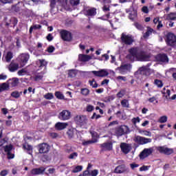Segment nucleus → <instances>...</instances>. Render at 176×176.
<instances>
[{
    "instance_id": "11",
    "label": "nucleus",
    "mask_w": 176,
    "mask_h": 176,
    "mask_svg": "<svg viewBox=\"0 0 176 176\" xmlns=\"http://www.w3.org/2000/svg\"><path fill=\"white\" fill-rule=\"evenodd\" d=\"M166 43L169 46H175L176 45V36L173 33H168L166 36Z\"/></svg>"
},
{
    "instance_id": "2",
    "label": "nucleus",
    "mask_w": 176,
    "mask_h": 176,
    "mask_svg": "<svg viewBox=\"0 0 176 176\" xmlns=\"http://www.w3.org/2000/svg\"><path fill=\"white\" fill-rule=\"evenodd\" d=\"M130 132V129L126 125H121L116 129V135L122 137Z\"/></svg>"
},
{
    "instance_id": "64",
    "label": "nucleus",
    "mask_w": 176,
    "mask_h": 176,
    "mask_svg": "<svg viewBox=\"0 0 176 176\" xmlns=\"http://www.w3.org/2000/svg\"><path fill=\"white\" fill-rule=\"evenodd\" d=\"M90 175V172L89 170L87 169V170L83 171L82 175H80L79 176H89Z\"/></svg>"
},
{
    "instance_id": "1",
    "label": "nucleus",
    "mask_w": 176,
    "mask_h": 176,
    "mask_svg": "<svg viewBox=\"0 0 176 176\" xmlns=\"http://www.w3.org/2000/svg\"><path fill=\"white\" fill-rule=\"evenodd\" d=\"M129 54L126 56V58L131 61H148L149 57L144 52L140 51L138 47H132L129 50Z\"/></svg>"
},
{
    "instance_id": "47",
    "label": "nucleus",
    "mask_w": 176,
    "mask_h": 176,
    "mask_svg": "<svg viewBox=\"0 0 176 176\" xmlns=\"http://www.w3.org/2000/svg\"><path fill=\"white\" fill-rule=\"evenodd\" d=\"M152 32H153V29L148 28L147 32L145 33V35L144 36V38L149 36V35H151Z\"/></svg>"
},
{
    "instance_id": "55",
    "label": "nucleus",
    "mask_w": 176,
    "mask_h": 176,
    "mask_svg": "<svg viewBox=\"0 0 176 176\" xmlns=\"http://www.w3.org/2000/svg\"><path fill=\"white\" fill-rule=\"evenodd\" d=\"M68 75L71 78H74V76H75L76 75V74L75 73V70H74V69L69 70Z\"/></svg>"
},
{
    "instance_id": "60",
    "label": "nucleus",
    "mask_w": 176,
    "mask_h": 176,
    "mask_svg": "<svg viewBox=\"0 0 176 176\" xmlns=\"http://www.w3.org/2000/svg\"><path fill=\"white\" fill-rule=\"evenodd\" d=\"M8 142V140H6V138L0 139V146H3L5 144Z\"/></svg>"
},
{
    "instance_id": "58",
    "label": "nucleus",
    "mask_w": 176,
    "mask_h": 176,
    "mask_svg": "<svg viewBox=\"0 0 176 176\" xmlns=\"http://www.w3.org/2000/svg\"><path fill=\"white\" fill-rule=\"evenodd\" d=\"M75 157H78V153L74 152L69 155V159H75Z\"/></svg>"
},
{
    "instance_id": "33",
    "label": "nucleus",
    "mask_w": 176,
    "mask_h": 176,
    "mask_svg": "<svg viewBox=\"0 0 176 176\" xmlns=\"http://www.w3.org/2000/svg\"><path fill=\"white\" fill-rule=\"evenodd\" d=\"M166 20H176V12H170L168 14Z\"/></svg>"
},
{
    "instance_id": "20",
    "label": "nucleus",
    "mask_w": 176,
    "mask_h": 176,
    "mask_svg": "<svg viewBox=\"0 0 176 176\" xmlns=\"http://www.w3.org/2000/svg\"><path fill=\"white\" fill-rule=\"evenodd\" d=\"M157 60L161 63H168V58L164 54H160L157 56Z\"/></svg>"
},
{
    "instance_id": "29",
    "label": "nucleus",
    "mask_w": 176,
    "mask_h": 176,
    "mask_svg": "<svg viewBox=\"0 0 176 176\" xmlns=\"http://www.w3.org/2000/svg\"><path fill=\"white\" fill-rule=\"evenodd\" d=\"M41 160L43 162V163L46 162H50L52 160V157L49 156V155L44 154L41 156Z\"/></svg>"
},
{
    "instance_id": "26",
    "label": "nucleus",
    "mask_w": 176,
    "mask_h": 176,
    "mask_svg": "<svg viewBox=\"0 0 176 176\" xmlns=\"http://www.w3.org/2000/svg\"><path fill=\"white\" fill-rule=\"evenodd\" d=\"M27 74H28V69H27V68L21 69L17 72L19 76H24V75H27Z\"/></svg>"
},
{
    "instance_id": "43",
    "label": "nucleus",
    "mask_w": 176,
    "mask_h": 176,
    "mask_svg": "<svg viewBox=\"0 0 176 176\" xmlns=\"http://www.w3.org/2000/svg\"><path fill=\"white\" fill-rule=\"evenodd\" d=\"M54 98V96H53V94L52 93H48L44 96V98H45V100H53Z\"/></svg>"
},
{
    "instance_id": "38",
    "label": "nucleus",
    "mask_w": 176,
    "mask_h": 176,
    "mask_svg": "<svg viewBox=\"0 0 176 176\" xmlns=\"http://www.w3.org/2000/svg\"><path fill=\"white\" fill-rule=\"evenodd\" d=\"M55 96L56 97V98H58V100H64V94H63L60 91H56Z\"/></svg>"
},
{
    "instance_id": "63",
    "label": "nucleus",
    "mask_w": 176,
    "mask_h": 176,
    "mask_svg": "<svg viewBox=\"0 0 176 176\" xmlns=\"http://www.w3.org/2000/svg\"><path fill=\"white\" fill-rule=\"evenodd\" d=\"M149 168L148 166L143 165L142 167L140 168V171H148Z\"/></svg>"
},
{
    "instance_id": "7",
    "label": "nucleus",
    "mask_w": 176,
    "mask_h": 176,
    "mask_svg": "<svg viewBox=\"0 0 176 176\" xmlns=\"http://www.w3.org/2000/svg\"><path fill=\"white\" fill-rule=\"evenodd\" d=\"M153 73V70L149 69V67H141L136 72V74L139 75H144V76H149L151 74Z\"/></svg>"
},
{
    "instance_id": "13",
    "label": "nucleus",
    "mask_w": 176,
    "mask_h": 176,
    "mask_svg": "<svg viewBox=\"0 0 176 176\" xmlns=\"http://www.w3.org/2000/svg\"><path fill=\"white\" fill-rule=\"evenodd\" d=\"M74 120L76 124H79L80 126H83V124H86V122H87L86 116H76L74 118Z\"/></svg>"
},
{
    "instance_id": "6",
    "label": "nucleus",
    "mask_w": 176,
    "mask_h": 176,
    "mask_svg": "<svg viewBox=\"0 0 176 176\" xmlns=\"http://www.w3.org/2000/svg\"><path fill=\"white\" fill-rule=\"evenodd\" d=\"M58 118L60 120L65 122L71 119V111L69 110H63L59 113Z\"/></svg>"
},
{
    "instance_id": "40",
    "label": "nucleus",
    "mask_w": 176,
    "mask_h": 176,
    "mask_svg": "<svg viewBox=\"0 0 176 176\" xmlns=\"http://www.w3.org/2000/svg\"><path fill=\"white\" fill-rule=\"evenodd\" d=\"M10 21L11 24L13 25V27H16L17 25V23H19V21L17 20V18L16 17H12L10 19Z\"/></svg>"
},
{
    "instance_id": "12",
    "label": "nucleus",
    "mask_w": 176,
    "mask_h": 176,
    "mask_svg": "<svg viewBox=\"0 0 176 176\" xmlns=\"http://www.w3.org/2000/svg\"><path fill=\"white\" fill-rule=\"evenodd\" d=\"M153 153V148H144L139 155L140 159H145Z\"/></svg>"
},
{
    "instance_id": "56",
    "label": "nucleus",
    "mask_w": 176,
    "mask_h": 176,
    "mask_svg": "<svg viewBox=\"0 0 176 176\" xmlns=\"http://www.w3.org/2000/svg\"><path fill=\"white\" fill-rule=\"evenodd\" d=\"M54 50H56V48L53 45H51L48 47L47 52H48V53H53Z\"/></svg>"
},
{
    "instance_id": "30",
    "label": "nucleus",
    "mask_w": 176,
    "mask_h": 176,
    "mask_svg": "<svg viewBox=\"0 0 176 176\" xmlns=\"http://www.w3.org/2000/svg\"><path fill=\"white\" fill-rule=\"evenodd\" d=\"M13 58V52H8L6 56V61L7 63H10V60Z\"/></svg>"
},
{
    "instance_id": "61",
    "label": "nucleus",
    "mask_w": 176,
    "mask_h": 176,
    "mask_svg": "<svg viewBox=\"0 0 176 176\" xmlns=\"http://www.w3.org/2000/svg\"><path fill=\"white\" fill-rule=\"evenodd\" d=\"M91 176H97L98 175V170L95 169L94 170H91V173H90Z\"/></svg>"
},
{
    "instance_id": "15",
    "label": "nucleus",
    "mask_w": 176,
    "mask_h": 176,
    "mask_svg": "<svg viewBox=\"0 0 176 176\" xmlns=\"http://www.w3.org/2000/svg\"><path fill=\"white\" fill-rule=\"evenodd\" d=\"M120 149L122 152L124 153V155H127V153H129L130 151H131V145L127 143H121Z\"/></svg>"
},
{
    "instance_id": "48",
    "label": "nucleus",
    "mask_w": 176,
    "mask_h": 176,
    "mask_svg": "<svg viewBox=\"0 0 176 176\" xmlns=\"http://www.w3.org/2000/svg\"><path fill=\"white\" fill-rule=\"evenodd\" d=\"M80 0H70V4L72 6H77V5H79Z\"/></svg>"
},
{
    "instance_id": "32",
    "label": "nucleus",
    "mask_w": 176,
    "mask_h": 176,
    "mask_svg": "<svg viewBox=\"0 0 176 176\" xmlns=\"http://www.w3.org/2000/svg\"><path fill=\"white\" fill-rule=\"evenodd\" d=\"M82 170H83V166L78 165L77 166H76L72 170V173H74V174L76 173H79L80 171H82Z\"/></svg>"
},
{
    "instance_id": "4",
    "label": "nucleus",
    "mask_w": 176,
    "mask_h": 176,
    "mask_svg": "<svg viewBox=\"0 0 176 176\" xmlns=\"http://www.w3.org/2000/svg\"><path fill=\"white\" fill-rule=\"evenodd\" d=\"M156 149L160 153L166 155L167 156H170V155H173V153H174V149L166 147L164 146H157Z\"/></svg>"
},
{
    "instance_id": "52",
    "label": "nucleus",
    "mask_w": 176,
    "mask_h": 176,
    "mask_svg": "<svg viewBox=\"0 0 176 176\" xmlns=\"http://www.w3.org/2000/svg\"><path fill=\"white\" fill-rule=\"evenodd\" d=\"M116 96L118 98H122L124 96V90L120 91Z\"/></svg>"
},
{
    "instance_id": "45",
    "label": "nucleus",
    "mask_w": 176,
    "mask_h": 176,
    "mask_svg": "<svg viewBox=\"0 0 176 176\" xmlns=\"http://www.w3.org/2000/svg\"><path fill=\"white\" fill-rule=\"evenodd\" d=\"M158 122H160V123H166V122H167V116H163L160 117Z\"/></svg>"
},
{
    "instance_id": "39",
    "label": "nucleus",
    "mask_w": 176,
    "mask_h": 176,
    "mask_svg": "<svg viewBox=\"0 0 176 176\" xmlns=\"http://www.w3.org/2000/svg\"><path fill=\"white\" fill-rule=\"evenodd\" d=\"M12 150H13V145L12 144L6 145L4 147V151L6 152L7 153L9 152H12Z\"/></svg>"
},
{
    "instance_id": "21",
    "label": "nucleus",
    "mask_w": 176,
    "mask_h": 176,
    "mask_svg": "<svg viewBox=\"0 0 176 176\" xmlns=\"http://www.w3.org/2000/svg\"><path fill=\"white\" fill-rule=\"evenodd\" d=\"M67 126H68L67 123H65V122H57L55 124V129H56V130L61 131V130H64V129H66Z\"/></svg>"
},
{
    "instance_id": "34",
    "label": "nucleus",
    "mask_w": 176,
    "mask_h": 176,
    "mask_svg": "<svg viewBox=\"0 0 176 176\" xmlns=\"http://www.w3.org/2000/svg\"><path fill=\"white\" fill-rule=\"evenodd\" d=\"M67 134L69 138H74V128L69 129L68 131H67Z\"/></svg>"
},
{
    "instance_id": "9",
    "label": "nucleus",
    "mask_w": 176,
    "mask_h": 176,
    "mask_svg": "<svg viewBox=\"0 0 176 176\" xmlns=\"http://www.w3.org/2000/svg\"><path fill=\"white\" fill-rule=\"evenodd\" d=\"M60 34L63 41L66 42H71L72 41V33L70 32L63 30L60 31Z\"/></svg>"
},
{
    "instance_id": "54",
    "label": "nucleus",
    "mask_w": 176,
    "mask_h": 176,
    "mask_svg": "<svg viewBox=\"0 0 176 176\" xmlns=\"http://www.w3.org/2000/svg\"><path fill=\"white\" fill-rule=\"evenodd\" d=\"M41 67H46L47 65V62L45 59L39 60Z\"/></svg>"
},
{
    "instance_id": "31",
    "label": "nucleus",
    "mask_w": 176,
    "mask_h": 176,
    "mask_svg": "<svg viewBox=\"0 0 176 176\" xmlns=\"http://www.w3.org/2000/svg\"><path fill=\"white\" fill-rule=\"evenodd\" d=\"M127 68H128L127 67H118L117 69L122 75H124V74H127Z\"/></svg>"
},
{
    "instance_id": "50",
    "label": "nucleus",
    "mask_w": 176,
    "mask_h": 176,
    "mask_svg": "<svg viewBox=\"0 0 176 176\" xmlns=\"http://www.w3.org/2000/svg\"><path fill=\"white\" fill-rule=\"evenodd\" d=\"M94 111V106L89 104L87 106V112H93Z\"/></svg>"
},
{
    "instance_id": "42",
    "label": "nucleus",
    "mask_w": 176,
    "mask_h": 176,
    "mask_svg": "<svg viewBox=\"0 0 176 176\" xmlns=\"http://www.w3.org/2000/svg\"><path fill=\"white\" fill-rule=\"evenodd\" d=\"M137 17V11H133L129 14L130 20L134 21V19Z\"/></svg>"
},
{
    "instance_id": "25",
    "label": "nucleus",
    "mask_w": 176,
    "mask_h": 176,
    "mask_svg": "<svg viewBox=\"0 0 176 176\" xmlns=\"http://www.w3.org/2000/svg\"><path fill=\"white\" fill-rule=\"evenodd\" d=\"M80 93L85 97H87V96H89L90 94V89H89L87 88H82L80 89Z\"/></svg>"
},
{
    "instance_id": "17",
    "label": "nucleus",
    "mask_w": 176,
    "mask_h": 176,
    "mask_svg": "<svg viewBox=\"0 0 176 176\" xmlns=\"http://www.w3.org/2000/svg\"><path fill=\"white\" fill-rule=\"evenodd\" d=\"M91 58H93V56L90 55H86V54L78 55V61H81L82 63H86L87 61H90Z\"/></svg>"
},
{
    "instance_id": "22",
    "label": "nucleus",
    "mask_w": 176,
    "mask_h": 176,
    "mask_svg": "<svg viewBox=\"0 0 176 176\" xmlns=\"http://www.w3.org/2000/svg\"><path fill=\"white\" fill-rule=\"evenodd\" d=\"M89 133L91 135V140L96 141L95 144L98 142V138H100V135H98V133L96 132L95 131H89Z\"/></svg>"
},
{
    "instance_id": "23",
    "label": "nucleus",
    "mask_w": 176,
    "mask_h": 176,
    "mask_svg": "<svg viewBox=\"0 0 176 176\" xmlns=\"http://www.w3.org/2000/svg\"><path fill=\"white\" fill-rule=\"evenodd\" d=\"M8 82L11 87H16V86H18L19 83V78H13L12 79H10Z\"/></svg>"
},
{
    "instance_id": "24",
    "label": "nucleus",
    "mask_w": 176,
    "mask_h": 176,
    "mask_svg": "<svg viewBox=\"0 0 176 176\" xmlns=\"http://www.w3.org/2000/svg\"><path fill=\"white\" fill-rule=\"evenodd\" d=\"M23 149H25L29 152V155H31L30 152H32V146L28 144L27 142L22 145Z\"/></svg>"
},
{
    "instance_id": "27",
    "label": "nucleus",
    "mask_w": 176,
    "mask_h": 176,
    "mask_svg": "<svg viewBox=\"0 0 176 176\" xmlns=\"http://www.w3.org/2000/svg\"><path fill=\"white\" fill-rule=\"evenodd\" d=\"M23 94V91H14L11 93V97H13L14 98H19L20 96Z\"/></svg>"
},
{
    "instance_id": "16",
    "label": "nucleus",
    "mask_w": 176,
    "mask_h": 176,
    "mask_svg": "<svg viewBox=\"0 0 176 176\" xmlns=\"http://www.w3.org/2000/svg\"><path fill=\"white\" fill-rule=\"evenodd\" d=\"M100 147L102 151H112L113 144L112 142H105L100 144Z\"/></svg>"
},
{
    "instance_id": "19",
    "label": "nucleus",
    "mask_w": 176,
    "mask_h": 176,
    "mask_svg": "<svg viewBox=\"0 0 176 176\" xmlns=\"http://www.w3.org/2000/svg\"><path fill=\"white\" fill-rule=\"evenodd\" d=\"M46 168H45L44 167L33 168L31 170V174H32L33 175H39V174H43Z\"/></svg>"
},
{
    "instance_id": "5",
    "label": "nucleus",
    "mask_w": 176,
    "mask_h": 176,
    "mask_svg": "<svg viewBox=\"0 0 176 176\" xmlns=\"http://www.w3.org/2000/svg\"><path fill=\"white\" fill-rule=\"evenodd\" d=\"M121 41L122 43H124L125 45H133V42H134V38L131 35H127L124 33H122L121 34Z\"/></svg>"
},
{
    "instance_id": "18",
    "label": "nucleus",
    "mask_w": 176,
    "mask_h": 176,
    "mask_svg": "<svg viewBox=\"0 0 176 176\" xmlns=\"http://www.w3.org/2000/svg\"><path fill=\"white\" fill-rule=\"evenodd\" d=\"M126 171H127V170L126 169V165L124 164L118 166L114 170L116 174H122V173H126Z\"/></svg>"
},
{
    "instance_id": "41",
    "label": "nucleus",
    "mask_w": 176,
    "mask_h": 176,
    "mask_svg": "<svg viewBox=\"0 0 176 176\" xmlns=\"http://www.w3.org/2000/svg\"><path fill=\"white\" fill-rule=\"evenodd\" d=\"M121 105L123 108H129V101L124 99L121 101Z\"/></svg>"
},
{
    "instance_id": "62",
    "label": "nucleus",
    "mask_w": 176,
    "mask_h": 176,
    "mask_svg": "<svg viewBox=\"0 0 176 176\" xmlns=\"http://www.w3.org/2000/svg\"><path fill=\"white\" fill-rule=\"evenodd\" d=\"M94 118H96V120H97V119H100V118H101V116L100 114L97 115V113H94L91 117V119H94Z\"/></svg>"
},
{
    "instance_id": "46",
    "label": "nucleus",
    "mask_w": 176,
    "mask_h": 176,
    "mask_svg": "<svg viewBox=\"0 0 176 176\" xmlns=\"http://www.w3.org/2000/svg\"><path fill=\"white\" fill-rule=\"evenodd\" d=\"M132 123L134 124V126H136L137 123H140V117H137V118H133L131 120Z\"/></svg>"
},
{
    "instance_id": "37",
    "label": "nucleus",
    "mask_w": 176,
    "mask_h": 176,
    "mask_svg": "<svg viewBox=\"0 0 176 176\" xmlns=\"http://www.w3.org/2000/svg\"><path fill=\"white\" fill-rule=\"evenodd\" d=\"M89 83L90 86L93 87V89H97V87H98V84L97 83V82H96V80L94 79H93L92 80H89Z\"/></svg>"
},
{
    "instance_id": "57",
    "label": "nucleus",
    "mask_w": 176,
    "mask_h": 176,
    "mask_svg": "<svg viewBox=\"0 0 176 176\" xmlns=\"http://www.w3.org/2000/svg\"><path fill=\"white\" fill-rule=\"evenodd\" d=\"M9 174V170H3L0 172L1 176H7Z\"/></svg>"
},
{
    "instance_id": "36",
    "label": "nucleus",
    "mask_w": 176,
    "mask_h": 176,
    "mask_svg": "<svg viewBox=\"0 0 176 176\" xmlns=\"http://www.w3.org/2000/svg\"><path fill=\"white\" fill-rule=\"evenodd\" d=\"M91 144H96V140L94 141L93 140H91L82 141V145L84 146H87V145H91Z\"/></svg>"
},
{
    "instance_id": "49",
    "label": "nucleus",
    "mask_w": 176,
    "mask_h": 176,
    "mask_svg": "<svg viewBox=\"0 0 176 176\" xmlns=\"http://www.w3.org/2000/svg\"><path fill=\"white\" fill-rule=\"evenodd\" d=\"M8 87V84L5 82L1 84V85L0 86L1 92L3 91V90H6Z\"/></svg>"
},
{
    "instance_id": "28",
    "label": "nucleus",
    "mask_w": 176,
    "mask_h": 176,
    "mask_svg": "<svg viewBox=\"0 0 176 176\" xmlns=\"http://www.w3.org/2000/svg\"><path fill=\"white\" fill-rule=\"evenodd\" d=\"M96 9L91 8L86 11L85 14L87 16H96Z\"/></svg>"
},
{
    "instance_id": "10",
    "label": "nucleus",
    "mask_w": 176,
    "mask_h": 176,
    "mask_svg": "<svg viewBox=\"0 0 176 176\" xmlns=\"http://www.w3.org/2000/svg\"><path fill=\"white\" fill-rule=\"evenodd\" d=\"M30 60V54H21L18 57V60L21 64V67H24Z\"/></svg>"
},
{
    "instance_id": "14",
    "label": "nucleus",
    "mask_w": 176,
    "mask_h": 176,
    "mask_svg": "<svg viewBox=\"0 0 176 176\" xmlns=\"http://www.w3.org/2000/svg\"><path fill=\"white\" fill-rule=\"evenodd\" d=\"M92 73L95 76H98V78H105V76H108L109 73L107 69H100L99 71H93Z\"/></svg>"
},
{
    "instance_id": "35",
    "label": "nucleus",
    "mask_w": 176,
    "mask_h": 176,
    "mask_svg": "<svg viewBox=\"0 0 176 176\" xmlns=\"http://www.w3.org/2000/svg\"><path fill=\"white\" fill-rule=\"evenodd\" d=\"M154 85H155V86H157V87L162 88L163 87V81L159 79H155L154 80Z\"/></svg>"
},
{
    "instance_id": "44",
    "label": "nucleus",
    "mask_w": 176,
    "mask_h": 176,
    "mask_svg": "<svg viewBox=\"0 0 176 176\" xmlns=\"http://www.w3.org/2000/svg\"><path fill=\"white\" fill-rule=\"evenodd\" d=\"M34 81L38 82V80H42L43 79V74H37L34 77Z\"/></svg>"
},
{
    "instance_id": "51",
    "label": "nucleus",
    "mask_w": 176,
    "mask_h": 176,
    "mask_svg": "<svg viewBox=\"0 0 176 176\" xmlns=\"http://www.w3.org/2000/svg\"><path fill=\"white\" fill-rule=\"evenodd\" d=\"M7 158L8 159V160L14 159V154H12L11 151L7 153Z\"/></svg>"
},
{
    "instance_id": "8",
    "label": "nucleus",
    "mask_w": 176,
    "mask_h": 176,
    "mask_svg": "<svg viewBox=\"0 0 176 176\" xmlns=\"http://www.w3.org/2000/svg\"><path fill=\"white\" fill-rule=\"evenodd\" d=\"M37 149L38 153H47L50 151V146L47 143H41L38 144Z\"/></svg>"
},
{
    "instance_id": "53",
    "label": "nucleus",
    "mask_w": 176,
    "mask_h": 176,
    "mask_svg": "<svg viewBox=\"0 0 176 176\" xmlns=\"http://www.w3.org/2000/svg\"><path fill=\"white\" fill-rule=\"evenodd\" d=\"M8 69L10 72H16L19 69V67H9Z\"/></svg>"
},
{
    "instance_id": "3",
    "label": "nucleus",
    "mask_w": 176,
    "mask_h": 176,
    "mask_svg": "<svg viewBox=\"0 0 176 176\" xmlns=\"http://www.w3.org/2000/svg\"><path fill=\"white\" fill-rule=\"evenodd\" d=\"M133 141L139 145H145V144H149V142H152V139L137 135L135 136Z\"/></svg>"
},
{
    "instance_id": "59",
    "label": "nucleus",
    "mask_w": 176,
    "mask_h": 176,
    "mask_svg": "<svg viewBox=\"0 0 176 176\" xmlns=\"http://www.w3.org/2000/svg\"><path fill=\"white\" fill-rule=\"evenodd\" d=\"M56 2H60V0H51L50 7L52 9L56 6Z\"/></svg>"
}]
</instances>
